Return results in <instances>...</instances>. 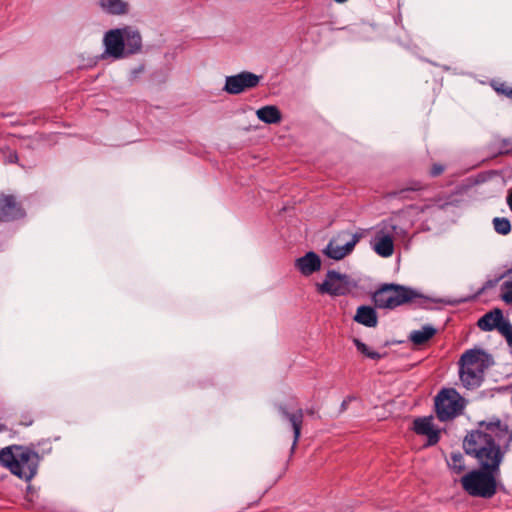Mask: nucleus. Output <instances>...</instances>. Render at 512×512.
Wrapping results in <instances>:
<instances>
[{
  "instance_id": "7c9ffc66",
  "label": "nucleus",
  "mask_w": 512,
  "mask_h": 512,
  "mask_svg": "<svg viewBox=\"0 0 512 512\" xmlns=\"http://www.w3.org/2000/svg\"><path fill=\"white\" fill-rule=\"evenodd\" d=\"M144 70H145L144 65H140V66H138L137 68L133 69V70L131 71V74H132V76H133L134 78H136L139 74L143 73V72H144Z\"/></svg>"
},
{
  "instance_id": "7ed1b4c3",
  "label": "nucleus",
  "mask_w": 512,
  "mask_h": 512,
  "mask_svg": "<svg viewBox=\"0 0 512 512\" xmlns=\"http://www.w3.org/2000/svg\"><path fill=\"white\" fill-rule=\"evenodd\" d=\"M459 376L467 389L478 388L484 380V372L490 366V357L482 350H468L459 360Z\"/></svg>"
},
{
  "instance_id": "ddd939ff",
  "label": "nucleus",
  "mask_w": 512,
  "mask_h": 512,
  "mask_svg": "<svg viewBox=\"0 0 512 512\" xmlns=\"http://www.w3.org/2000/svg\"><path fill=\"white\" fill-rule=\"evenodd\" d=\"M413 429L418 435L428 438V445H435L440 439V431L433 427L431 417L417 418L413 422Z\"/></svg>"
},
{
  "instance_id": "b1692460",
  "label": "nucleus",
  "mask_w": 512,
  "mask_h": 512,
  "mask_svg": "<svg viewBox=\"0 0 512 512\" xmlns=\"http://www.w3.org/2000/svg\"><path fill=\"white\" fill-rule=\"evenodd\" d=\"M493 226L497 233L507 235L511 231V224L507 218L496 217L493 219Z\"/></svg>"
},
{
  "instance_id": "423d86ee",
  "label": "nucleus",
  "mask_w": 512,
  "mask_h": 512,
  "mask_svg": "<svg viewBox=\"0 0 512 512\" xmlns=\"http://www.w3.org/2000/svg\"><path fill=\"white\" fill-rule=\"evenodd\" d=\"M361 237L348 230L340 231L329 241L324 253L331 259L341 260L353 251Z\"/></svg>"
},
{
  "instance_id": "5701e85b",
  "label": "nucleus",
  "mask_w": 512,
  "mask_h": 512,
  "mask_svg": "<svg viewBox=\"0 0 512 512\" xmlns=\"http://www.w3.org/2000/svg\"><path fill=\"white\" fill-rule=\"evenodd\" d=\"M447 464L457 474L462 473L466 468L464 456L460 452H452L447 460Z\"/></svg>"
},
{
  "instance_id": "393cba45",
  "label": "nucleus",
  "mask_w": 512,
  "mask_h": 512,
  "mask_svg": "<svg viewBox=\"0 0 512 512\" xmlns=\"http://www.w3.org/2000/svg\"><path fill=\"white\" fill-rule=\"evenodd\" d=\"M357 350L362 353L363 355H365L366 357L370 358V359H373V360H379L381 359L382 355L376 351H372L369 349V347L363 343L362 341H360L359 339H354L353 340Z\"/></svg>"
},
{
  "instance_id": "c9c22d12",
  "label": "nucleus",
  "mask_w": 512,
  "mask_h": 512,
  "mask_svg": "<svg viewBox=\"0 0 512 512\" xmlns=\"http://www.w3.org/2000/svg\"><path fill=\"white\" fill-rule=\"evenodd\" d=\"M337 3H344L346 2L347 0H335Z\"/></svg>"
},
{
  "instance_id": "9b49d317",
  "label": "nucleus",
  "mask_w": 512,
  "mask_h": 512,
  "mask_svg": "<svg viewBox=\"0 0 512 512\" xmlns=\"http://www.w3.org/2000/svg\"><path fill=\"white\" fill-rule=\"evenodd\" d=\"M392 284L393 309L398 306L413 303L417 299L423 298V295L415 289L399 284Z\"/></svg>"
},
{
  "instance_id": "1a4fd4ad",
  "label": "nucleus",
  "mask_w": 512,
  "mask_h": 512,
  "mask_svg": "<svg viewBox=\"0 0 512 512\" xmlns=\"http://www.w3.org/2000/svg\"><path fill=\"white\" fill-rule=\"evenodd\" d=\"M348 276L334 270L327 272L323 283L318 284V292L331 296H341L349 292Z\"/></svg>"
},
{
  "instance_id": "9d476101",
  "label": "nucleus",
  "mask_w": 512,
  "mask_h": 512,
  "mask_svg": "<svg viewBox=\"0 0 512 512\" xmlns=\"http://www.w3.org/2000/svg\"><path fill=\"white\" fill-rule=\"evenodd\" d=\"M24 215V209L14 195L0 194V221H14Z\"/></svg>"
},
{
  "instance_id": "f704fd0d",
  "label": "nucleus",
  "mask_w": 512,
  "mask_h": 512,
  "mask_svg": "<svg viewBox=\"0 0 512 512\" xmlns=\"http://www.w3.org/2000/svg\"><path fill=\"white\" fill-rule=\"evenodd\" d=\"M506 341H507L508 345L510 347H512V333H511V337H506Z\"/></svg>"
},
{
  "instance_id": "f03ea898",
  "label": "nucleus",
  "mask_w": 512,
  "mask_h": 512,
  "mask_svg": "<svg viewBox=\"0 0 512 512\" xmlns=\"http://www.w3.org/2000/svg\"><path fill=\"white\" fill-rule=\"evenodd\" d=\"M39 460V455L30 449L15 446L0 450V463L12 474L26 481L36 475Z\"/></svg>"
},
{
  "instance_id": "6e6552de",
  "label": "nucleus",
  "mask_w": 512,
  "mask_h": 512,
  "mask_svg": "<svg viewBox=\"0 0 512 512\" xmlns=\"http://www.w3.org/2000/svg\"><path fill=\"white\" fill-rule=\"evenodd\" d=\"M260 82V77L252 72L243 71L237 75L227 76L224 91L237 95L245 90L255 88Z\"/></svg>"
},
{
  "instance_id": "c85d7f7f",
  "label": "nucleus",
  "mask_w": 512,
  "mask_h": 512,
  "mask_svg": "<svg viewBox=\"0 0 512 512\" xmlns=\"http://www.w3.org/2000/svg\"><path fill=\"white\" fill-rule=\"evenodd\" d=\"M445 170V167L442 165V164H433L431 169H430V175L432 177H437L439 175H441Z\"/></svg>"
},
{
  "instance_id": "412c9836",
  "label": "nucleus",
  "mask_w": 512,
  "mask_h": 512,
  "mask_svg": "<svg viewBox=\"0 0 512 512\" xmlns=\"http://www.w3.org/2000/svg\"><path fill=\"white\" fill-rule=\"evenodd\" d=\"M101 8L112 15H123L128 13L129 4L123 0H100Z\"/></svg>"
},
{
  "instance_id": "473e14b6",
  "label": "nucleus",
  "mask_w": 512,
  "mask_h": 512,
  "mask_svg": "<svg viewBox=\"0 0 512 512\" xmlns=\"http://www.w3.org/2000/svg\"><path fill=\"white\" fill-rule=\"evenodd\" d=\"M17 160H18V156H17L16 152L11 151L10 155H9V162L14 163V162H17Z\"/></svg>"
},
{
  "instance_id": "39448f33",
  "label": "nucleus",
  "mask_w": 512,
  "mask_h": 512,
  "mask_svg": "<svg viewBox=\"0 0 512 512\" xmlns=\"http://www.w3.org/2000/svg\"><path fill=\"white\" fill-rule=\"evenodd\" d=\"M463 399L454 389H443L435 398V410L440 421H448L462 413Z\"/></svg>"
},
{
  "instance_id": "e433bc0d",
  "label": "nucleus",
  "mask_w": 512,
  "mask_h": 512,
  "mask_svg": "<svg viewBox=\"0 0 512 512\" xmlns=\"http://www.w3.org/2000/svg\"><path fill=\"white\" fill-rule=\"evenodd\" d=\"M346 405H347V401H343V403H342V407H343L344 409H345Z\"/></svg>"
},
{
  "instance_id": "c756f323",
  "label": "nucleus",
  "mask_w": 512,
  "mask_h": 512,
  "mask_svg": "<svg viewBox=\"0 0 512 512\" xmlns=\"http://www.w3.org/2000/svg\"><path fill=\"white\" fill-rule=\"evenodd\" d=\"M421 189H423V185L418 181H413L406 188L402 189L400 194L405 191H419Z\"/></svg>"
},
{
  "instance_id": "cd10ccee",
  "label": "nucleus",
  "mask_w": 512,
  "mask_h": 512,
  "mask_svg": "<svg viewBox=\"0 0 512 512\" xmlns=\"http://www.w3.org/2000/svg\"><path fill=\"white\" fill-rule=\"evenodd\" d=\"M505 338L511 337L512 333V325L508 320H505L504 317L499 322V325L496 328Z\"/></svg>"
},
{
  "instance_id": "dca6fc26",
  "label": "nucleus",
  "mask_w": 512,
  "mask_h": 512,
  "mask_svg": "<svg viewBox=\"0 0 512 512\" xmlns=\"http://www.w3.org/2000/svg\"><path fill=\"white\" fill-rule=\"evenodd\" d=\"M392 284H383L373 294L372 299L377 308L393 309Z\"/></svg>"
},
{
  "instance_id": "2f4dec72",
  "label": "nucleus",
  "mask_w": 512,
  "mask_h": 512,
  "mask_svg": "<svg viewBox=\"0 0 512 512\" xmlns=\"http://www.w3.org/2000/svg\"><path fill=\"white\" fill-rule=\"evenodd\" d=\"M506 201L510 210L512 211V187L507 192Z\"/></svg>"
},
{
  "instance_id": "4468645a",
  "label": "nucleus",
  "mask_w": 512,
  "mask_h": 512,
  "mask_svg": "<svg viewBox=\"0 0 512 512\" xmlns=\"http://www.w3.org/2000/svg\"><path fill=\"white\" fill-rule=\"evenodd\" d=\"M295 267L304 275L309 276L321 268V259L315 252H308L295 260Z\"/></svg>"
},
{
  "instance_id": "2eb2a0df",
  "label": "nucleus",
  "mask_w": 512,
  "mask_h": 512,
  "mask_svg": "<svg viewBox=\"0 0 512 512\" xmlns=\"http://www.w3.org/2000/svg\"><path fill=\"white\" fill-rule=\"evenodd\" d=\"M121 30H123L126 57L139 53L142 49L140 32L130 26L121 28Z\"/></svg>"
},
{
  "instance_id": "0eeeda50",
  "label": "nucleus",
  "mask_w": 512,
  "mask_h": 512,
  "mask_svg": "<svg viewBox=\"0 0 512 512\" xmlns=\"http://www.w3.org/2000/svg\"><path fill=\"white\" fill-rule=\"evenodd\" d=\"M103 46L102 59L113 58L119 60L126 58L123 30L121 28L108 30L103 37Z\"/></svg>"
},
{
  "instance_id": "72a5a7b5",
  "label": "nucleus",
  "mask_w": 512,
  "mask_h": 512,
  "mask_svg": "<svg viewBox=\"0 0 512 512\" xmlns=\"http://www.w3.org/2000/svg\"><path fill=\"white\" fill-rule=\"evenodd\" d=\"M512 274V267L509 268L502 276L501 278L505 277V276H508V275H511Z\"/></svg>"
},
{
  "instance_id": "a878e982",
  "label": "nucleus",
  "mask_w": 512,
  "mask_h": 512,
  "mask_svg": "<svg viewBox=\"0 0 512 512\" xmlns=\"http://www.w3.org/2000/svg\"><path fill=\"white\" fill-rule=\"evenodd\" d=\"M501 291H502L501 299L506 304H512V279L508 280V281H505L501 285Z\"/></svg>"
},
{
  "instance_id": "f3484780",
  "label": "nucleus",
  "mask_w": 512,
  "mask_h": 512,
  "mask_svg": "<svg viewBox=\"0 0 512 512\" xmlns=\"http://www.w3.org/2000/svg\"><path fill=\"white\" fill-rule=\"evenodd\" d=\"M354 321L366 327L374 328L378 324L377 313L371 306H359L354 316Z\"/></svg>"
},
{
  "instance_id": "a211bd4d",
  "label": "nucleus",
  "mask_w": 512,
  "mask_h": 512,
  "mask_svg": "<svg viewBox=\"0 0 512 512\" xmlns=\"http://www.w3.org/2000/svg\"><path fill=\"white\" fill-rule=\"evenodd\" d=\"M257 118L266 124H278L282 120V114L275 105H266L256 111Z\"/></svg>"
},
{
  "instance_id": "6ab92c4d",
  "label": "nucleus",
  "mask_w": 512,
  "mask_h": 512,
  "mask_svg": "<svg viewBox=\"0 0 512 512\" xmlns=\"http://www.w3.org/2000/svg\"><path fill=\"white\" fill-rule=\"evenodd\" d=\"M373 249L381 257H390L394 253L392 237L390 235L378 233Z\"/></svg>"
},
{
  "instance_id": "4be33fe9",
  "label": "nucleus",
  "mask_w": 512,
  "mask_h": 512,
  "mask_svg": "<svg viewBox=\"0 0 512 512\" xmlns=\"http://www.w3.org/2000/svg\"><path fill=\"white\" fill-rule=\"evenodd\" d=\"M436 334V329L430 325L423 326L420 330L410 333L409 339L415 345H423Z\"/></svg>"
},
{
  "instance_id": "f257e3e1",
  "label": "nucleus",
  "mask_w": 512,
  "mask_h": 512,
  "mask_svg": "<svg viewBox=\"0 0 512 512\" xmlns=\"http://www.w3.org/2000/svg\"><path fill=\"white\" fill-rule=\"evenodd\" d=\"M502 438H506L505 448H508L512 442V432L500 419L481 421L478 430L465 436L463 448L467 455L478 461L481 468L499 470L504 452L496 440L500 441Z\"/></svg>"
},
{
  "instance_id": "bb28decb",
  "label": "nucleus",
  "mask_w": 512,
  "mask_h": 512,
  "mask_svg": "<svg viewBox=\"0 0 512 512\" xmlns=\"http://www.w3.org/2000/svg\"><path fill=\"white\" fill-rule=\"evenodd\" d=\"M494 90L510 99H512V87L504 82H496L492 84Z\"/></svg>"
},
{
  "instance_id": "20e7f679",
  "label": "nucleus",
  "mask_w": 512,
  "mask_h": 512,
  "mask_svg": "<svg viewBox=\"0 0 512 512\" xmlns=\"http://www.w3.org/2000/svg\"><path fill=\"white\" fill-rule=\"evenodd\" d=\"M499 470L475 469L465 474L460 483L465 492L473 497L492 498L497 492L495 475Z\"/></svg>"
},
{
  "instance_id": "aec40b11",
  "label": "nucleus",
  "mask_w": 512,
  "mask_h": 512,
  "mask_svg": "<svg viewBox=\"0 0 512 512\" xmlns=\"http://www.w3.org/2000/svg\"><path fill=\"white\" fill-rule=\"evenodd\" d=\"M503 318V313L500 309L496 308L486 314H484L479 320H478V327L483 331H492L493 329H496L499 325V322Z\"/></svg>"
},
{
  "instance_id": "f8f14e48",
  "label": "nucleus",
  "mask_w": 512,
  "mask_h": 512,
  "mask_svg": "<svg viewBox=\"0 0 512 512\" xmlns=\"http://www.w3.org/2000/svg\"><path fill=\"white\" fill-rule=\"evenodd\" d=\"M278 410L281 413V415L285 417L287 420H289V422L291 423L294 434L293 444L291 447V453H293L301 437V430L304 418L303 410L299 408L295 412H289L285 405H279Z\"/></svg>"
}]
</instances>
